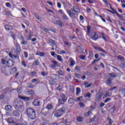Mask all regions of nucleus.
Listing matches in <instances>:
<instances>
[{
  "label": "nucleus",
  "mask_w": 125,
  "mask_h": 125,
  "mask_svg": "<svg viewBox=\"0 0 125 125\" xmlns=\"http://www.w3.org/2000/svg\"><path fill=\"white\" fill-rule=\"evenodd\" d=\"M66 110H67V107H66V105H64L62 108L56 110L54 112L55 117L60 118L64 113H65Z\"/></svg>",
  "instance_id": "1"
},
{
  "label": "nucleus",
  "mask_w": 125,
  "mask_h": 125,
  "mask_svg": "<svg viewBox=\"0 0 125 125\" xmlns=\"http://www.w3.org/2000/svg\"><path fill=\"white\" fill-rule=\"evenodd\" d=\"M26 114L31 120H35L36 119V111L32 108H28L26 110Z\"/></svg>",
  "instance_id": "2"
},
{
  "label": "nucleus",
  "mask_w": 125,
  "mask_h": 125,
  "mask_svg": "<svg viewBox=\"0 0 125 125\" xmlns=\"http://www.w3.org/2000/svg\"><path fill=\"white\" fill-rule=\"evenodd\" d=\"M13 105L15 107L16 109H17L20 106L23 105V103L19 100L16 99L13 102Z\"/></svg>",
  "instance_id": "3"
},
{
  "label": "nucleus",
  "mask_w": 125,
  "mask_h": 125,
  "mask_svg": "<svg viewBox=\"0 0 125 125\" xmlns=\"http://www.w3.org/2000/svg\"><path fill=\"white\" fill-rule=\"evenodd\" d=\"M52 22V23H54V24L58 25V26H59V27H63V26H64V23H63V21L60 20H53Z\"/></svg>",
  "instance_id": "4"
},
{
  "label": "nucleus",
  "mask_w": 125,
  "mask_h": 125,
  "mask_svg": "<svg viewBox=\"0 0 125 125\" xmlns=\"http://www.w3.org/2000/svg\"><path fill=\"white\" fill-rule=\"evenodd\" d=\"M16 46V53L18 55H20V53H21V47L18 43L15 44Z\"/></svg>",
  "instance_id": "5"
},
{
  "label": "nucleus",
  "mask_w": 125,
  "mask_h": 125,
  "mask_svg": "<svg viewBox=\"0 0 125 125\" xmlns=\"http://www.w3.org/2000/svg\"><path fill=\"white\" fill-rule=\"evenodd\" d=\"M75 12H76L73 9L67 10V13L69 15L70 17L71 18H73L75 16Z\"/></svg>",
  "instance_id": "6"
},
{
  "label": "nucleus",
  "mask_w": 125,
  "mask_h": 125,
  "mask_svg": "<svg viewBox=\"0 0 125 125\" xmlns=\"http://www.w3.org/2000/svg\"><path fill=\"white\" fill-rule=\"evenodd\" d=\"M102 96H103V93L100 91L98 92L96 95V99L98 101L99 100H101V98H102Z\"/></svg>",
  "instance_id": "7"
},
{
  "label": "nucleus",
  "mask_w": 125,
  "mask_h": 125,
  "mask_svg": "<svg viewBox=\"0 0 125 125\" xmlns=\"http://www.w3.org/2000/svg\"><path fill=\"white\" fill-rule=\"evenodd\" d=\"M91 38L92 40H93L94 41H96V40H97V38H98V35L96 34V32H93L91 34Z\"/></svg>",
  "instance_id": "8"
},
{
  "label": "nucleus",
  "mask_w": 125,
  "mask_h": 125,
  "mask_svg": "<svg viewBox=\"0 0 125 125\" xmlns=\"http://www.w3.org/2000/svg\"><path fill=\"white\" fill-rule=\"evenodd\" d=\"M33 105L34 106H41L42 103H41V101L39 99H35L33 101Z\"/></svg>",
  "instance_id": "9"
},
{
  "label": "nucleus",
  "mask_w": 125,
  "mask_h": 125,
  "mask_svg": "<svg viewBox=\"0 0 125 125\" xmlns=\"http://www.w3.org/2000/svg\"><path fill=\"white\" fill-rule=\"evenodd\" d=\"M6 63L8 67H13V65H14V62L12 60H8Z\"/></svg>",
  "instance_id": "10"
},
{
  "label": "nucleus",
  "mask_w": 125,
  "mask_h": 125,
  "mask_svg": "<svg viewBox=\"0 0 125 125\" xmlns=\"http://www.w3.org/2000/svg\"><path fill=\"white\" fill-rule=\"evenodd\" d=\"M107 79L105 81V83L107 84V85H110V84H112V80H113V78L111 77L107 76Z\"/></svg>",
  "instance_id": "11"
},
{
  "label": "nucleus",
  "mask_w": 125,
  "mask_h": 125,
  "mask_svg": "<svg viewBox=\"0 0 125 125\" xmlns=\"http://www.w3.org/2000/svg\"><path fill=\"white\" fill-rule=\"evenodd\" d=\"M52 64L50 65V68H56V66H57V64H58V62L55 61H52Z\"/></svg>",
  "instance_id": "12"
},
{
  "label": "nucleus",
  "mask_w": 125,
  "mask_h": 125,
  "mask_svg": "<svg viewBox=\"0 0 125 125\" xmlns=\"http://www.w3.org/2000/svg\"><path fill=\"white\" fill-rule=\"evenodd\" d=\"M5 109L6 111H8V112H11L13 110L12 106L10 105H6L5 106Z\"/></svg>",
  "instance_id": "13"
},
{
  "label": "nucleus",
  "mask_w": 125,
  "mask_h": 125,
  "mask_svg": "<svg viewBox=\"0 0 125 125\" xmlns=\"http://www.w3.org/2000/svg\"><path fill=\"white\" fill-rule=\"evenodd\" d=\"M6 122L8 123V124H14V118L10 117L6 119Z\"/></svg>",
  "instance_id": "14"
},
{
  "label": "nucleus",
  "mask_w": 125,
  "mask_h": 125,
  "mask_svg": "<svg viewBox=\"0 0 125 125\" xmlns=\"http://www.w3.org/2000/svg\"><path fill=\"white\" fill-rule=\"evenodd\" d=\"M25 92L26 94H27V95H33L35 94V92L33 90H31L29 91L27 90L25 91Z\"/></svg>",
  "instance_id": "15"
},
{
  "label": "nucleus",
  "mask_w": 125,
  "mask_h": 125,
  "mask_svg": "<svg viewBox=\"0 0 125 125\" xmlns=\"http://www.w3.org/2000/svg\"><path fill=\"white\" fill-rule=\"evenodd\" d=\"M16 109V110H18V111H19V112H23V111H24V109H25L24 107V104H22V105L19 106Z\"/></svg>",
  "instance_id": "16"
},
{
  "label": "nucleus",
  "mask_w": 125,
  "mask_h": 125,
  "mask_svg": "<svg viewBox=\"0 0 125 125\" xmlns=\"http://www.w3.org/2000/svg\"><path fill=\"white\" fill-rule=\"evenodd\" d=\"M117 16H118L122 21H125V14H123L121 16H120L119 14H117Z\"/></svg>",
  "instance_id": "17"
},
{
  "label": "nucleus",
  "mask_w": 125,
  "mask_h": 125,
  "mask_svg": "<svg viewBox=\"0 0 125 125\" xmlns=\"http://www.w3.org/2000/svg\"><path fill=\"white\" fill-rule=\"evenodd\" d=\"M19 98H20V99H21L22 100H24V101H29V100H30V98L28 97H22L20 96Z\"/></svg>",
  "instance_id": "18"
},
{
  "label": "nucleus",
  "mask_w": 125,
  "mask_h": 125,
  "mask_svg": "<svg viewBox=\"0 0 125 125\" xmlns=\"http://www.w3.org/2000/svg\"><path fill=\"white\" fill-rule=\"evenodd\" d=\"M13 115L15 116V117H20V113L17 110H14L13 111Z\"/></svg>",
  "instance_id": "19"
},
{
  "label": "nucleus",
  "mask_w": 125,
  "mask_h": 125,
  "mask_svg": "<svg viewBox=\"0 0 125 125\" xmlns=\"http://www.w3.org/2000/svg\"><path fill=\"white\" fill-rule=\"evenodd\" d=\"M66 99H58V103L59 104H64L65 102H66Z\"/></svg>",
  "instance_id": "20"
},
{
  "label": "nucleus",
  "mask_w": 125,
  "mask_h": 125,
  "mask_svg": "<svg viewBox=\"0 0 125 125\" xmlns=\"http://www.w3.org/2000/svg\"><path fill=\"white\" fill-rule=\"evenodd\" d=\"M101 36L102 37V39L105 41V42H107V38H108V36L104 34V33H101Z\"/></svg>",
  "instance_id": "21"
},
{
  "label": "nucleus",
  "mask_w": 125,
  "mask_h": 125,
  "mask_svg": "<svg viewBox=\"0 0 125 125\" xmlns=\"http://www.w3.org/2000/svg\"><path fill=\"white\" fill-rule=\"evenodd\" d=\"M5 29L7 30V31H10V30H12V26L10 25H6L5 26Z\"/></svg>",
  "instance_id": "22"
},
{
  "label": "nucleus",
  "mask_w": 125,
  "mask_h": 125,
  "mask_svg": "<svg viewBox=\"0 0 125 125\" xmlns=\"http://www.w3.org/2000/svg\"><path fill=\"white\" fill-rule=\"evenodd\" d=\"M93 52L92 51H90L89 52V56L88 57V58L90 59V60H91L92 59V58L93 57Z\"/></svg>",
  "instance_id": "23"
},
{
  "label": "nucleus",
  "mask_w": 125,
  "mask_h": 125,
  "mask_svg": "<svg viewBox=\"0 0 125 125\" xmlns=\"http://www.w3.org/2000/svg\"><path fill=\"white\" fill-rule=\"evenodd\" d=\"M120 94H122L124 97H125V88L121 89L119 90Z\"/></svg>",
  "instance_id": "24"
},
{
  "label": "nucleus",
  "mask_w": 125,
  "mask_h": 125,
  "mask_svg": "<svg viewBox=\"0 0 125 125\" xmlns=\"http://www.w3.org/2000/svg\"><path fill=\"white\" fill-rule=\"evenodd\" d=\"M108 77H111V78L113 79V78H117L118 75H117L115 73H110Z\"/></svg>",
  "instance_id": "25"
},
{
  "label": "nucleus",
  "mask_w": 125,
  "mask_h": 125,
  "mask_svg": "<svg viewBox=\"0 0 125 125\" xmlns=\"http://www.w3.org/2000/svg\"><path fill=\"white\" fill-rule=\"evenodd\" d=\"M72 10L75 11L76 13L80 12V9L77 6H74Z\"/></svg>",
  "instance_id": "26"
},
{
  "label": "nucleus",
  "mask_w": 125,
  "mask_h": 125,
  "mask_svg": "<svg viewBox=\"0 0 125 125\" xmlns=\"http://www.w3.org/2000/svg\"><path fill=\"white\" fill-rule=\"evenodd\" d=\"M96 49H97V50H98V51H101V52H104V53H106V51H105V50L100 47H96Z\"/></svg>",
  "instance_id": "27"
},
{
  "label": "nucleus",
  "mask_w": 125,
  "mask_h": 125,
  "mask_svg": "<svg viewBox=\"0 0 125 125\" xmlns=\"http://www.w3.org/2000/svg\"><path fill=\"white\" fill-rule=\"evenodd\" d=\"M33 65L34 66H39V65H40V61H39V60L35 61L33 63Z\"/></svg>",
  "instance_id": "28"
},
{
  "label": "nucleus",
  "mask_w": 125,
  "mask_h": 125,
  "mask_svg": "<svg viewBox=\"0 0 125 125\" xmlns=\"http://www.w3.org/2000/svg\"><path fill=\"white\" fill-rule=\"evenodd\" d=\"M112 10H113V11H112L110 10L107 9V11H109V12H110V13H112V14H116L117 15H118V12H117L116 11H115V10H114L113 9H112Z\"/></svg>",
  "instance_id": "29"
},
{
  "label": "nucleus",
  "mask_w": 125,
  "mask_h": 125,
  "mask_svg": "<svg viewBox=\"0 0 125 125\" xmlns=\"http://www.w3.org/2000/svg\"><path fill=\"white\" fill-rule=\"evenodd\" d=\"M48 110H51L53 108V106H52V104H48L46 107Z\"/></svg>",
  "instance_id": "30"
},
{
  "label": "nucleus",
  "mask_w": 125,
  "mask_h": 125,
  "mask_svg": "<svg viewBox=\"0 0 125 125\" xmlns=\"http://www.w3.org/2000/svg\"><path fill=\"white\" fill-rule=\"evenodd\" d=\"M77 121L79 123H81V122H83V117H78L77 118Z\"/></svg>",
  "instance_id": "31"
},
{
  "label": "nucleus",
  "mask_w": 125,
  "mask_h": 125,
  "mask_svg": "<svg viewBox=\"0 0 125 125\" xmlns=\"http://www.w3.org/2000/svg\"><path fill=\"white\" fill-rule=\"evenodd\" d=\"M48 42H47V43H53V44H55V41L53 40L52 39H48Z\"/></svg>",
  "instance_id": "32"
},
{
  "label": "nucleus",
  "mask_w": 125,
  "mask_h": 125,
  "mask_svg": "<svg viewBox=\"0 0 125 125\" xmlns=\"http://www.w3.org/2000/svg\"><path fill=\"white\" fill-rule=\"evenodd\" d=\"M74 102H75V100H74V99L70 98L68 100V103L69 104H73V103H74Z\"/></svg>",
  "instance_id": "33"
},
{
  "label": "nucleus",
  "mask_w": 125,
  "mask_h": 125,
  "mask_svg": "<svg viewBox=\"0 0 125 125\" xmlns=\"http://www.w3.org/2000/svg\"><path fill=\"white\" fill-rule=\"evenodd\" d=\"M77 51H78V53H81L83 51V49H82V47L81 46H79L77 48Z\"/></svg>",
  "instance_id": "34"
},
{
  "label": "nucleus",
  "mask_w": 125,
  "mask_h": 125,
  "mask_svg": "<svg viewBox=\"0 0 125 125\" xmlns=\"http://www.w3.org/2000/svg\"><path fill=\"white\" fill-rule=\"evenodd\" d=\"M60 97H61L62 99H66V101H67V98L66 97L65 94L63 93L61 94Z\"/></svg>",
  "instance_id": "35"
},
{
  "label": "nucleus",
  "mask_w": 125,
  "mask_h": 125,
  "mask_svg": "<svg viewBox=\"0 0 125 125\" xmlns=\"http://www.w3.org/2000/svg\"><path fill=\"white\" fill-rule=\"evenodd\" d=\"M62 18L64 20H66V21L69 20V18H68L67 15H66V14H63V15H62Z\"/></svg>",
  "instance_id": "36"
},
{
  "label": "nucleus",
  "mask_w": 125,
  "mask_h": 125,
  "mask_svg": "<svg viewBox=\"0 0 125 125\" xmlns=\"http://www.w3.org/2000/svg\"><path fill=\"white\" fill-rule=\"evenodd\" d=\"M109 96H111V94L107 92L105 93V94L104 95L103 98H106L107 97H109Z\"/></svg>",
  "instance_id": "37"
},
{
  "label": "nucleus",
  "mask_w": 125,
  "mask_h": 125,
  "mask_svg": "<svg viewBox=\"0 0 125 125\" xmlns=\"http://www.w3.org/2000/svg\"><path fill=\"white\" fill-rule=\"evenodd\" d=\"M21 43V44H22L23 45H25L26 44H28V42L23 40H22Z\"/></svg>",
  "instance_id": "38"
},
{
  "label": "nucleus",
  "mask_w": 125,
  "mask_h": 125,
  "mask_svg": "<svg viewBox=\"0 0 125 125\" xmlns=\"http://www.w3.org/2000/svg\"><path fill=\"white\" fill-rule=\"evenodd\" d=\"M18 38L19 40H20V41H23L24 40V37H23V36L19 34L18 36Z\"/></svg>",
  "instance_id": "39"
},
{
  "label": "nucleus",
  "mask_w": 125,
  "mask_h": 125,
  "mask_svg": "<svg viewBox=\"0 0 125 125\" xmlns=\"http://www.w3.org/2000/svg\"><path fill=\"white\" fill-rule=\"evenodd\" d=\"M92 96V95L90 93H87L85 95V97H88V98H90Z\"/></svg>",
  "instance_id": "40"
},
{
  "label": "nucleus",
  "mask_w": 125,
  "mask_h": 125,
  "mask_svg": "<svg viewBox=\"0 0 125 125\" xmlns=\"http://www.w3.org/2000/svg\"><path fill=\"white\" fill-rule=\"evenodd\" d=\"M35 18H36V19H38V20H39V21H41V20H42V19H41V18H40V17L39 16V15L35 14Z\"/></svg>",
  "instance_id": "41"
},
{
  "label": "nucleus",
  "mask_w": 125,
  "mask_h": 125,
  "mask_svg": "<svg viewBox=\"0 0 125 125\" xmlns=\"http://www.w3.org/2000/svg\"><path fill=\"white\" fill-rule=\"evenodd\" d=\"M78 101H83V97L80 96L77 98Z\"/></svg>",
  "instance_id": "42"
},
{
  "label": "nucleus",
  "mask_w": 125,
  "mask_h": 125,
  "mask_svg": "<svg viewBox=\"0 0 125 125\" xmlns=\"http://www.w3.org/2000/svg\"><path fill=\"white\" fill-rule=\"evenodd\" d=\"M80 92H81V88L77 87L76 88V95H78Z\"/></svg>",
  "instance_id": "43"
},
{
  "label": "nucleus",
  "mask_w": 125,
  "mask_h": 125,
  "mask_svg": "<svg viewBox=\"0 0 125 125\" xmlns=\"http://www.w3.org/2000/svg\"><path fill=\"white\" fill-rule=\"evenodd\" d=\"M49 83H50V84H52V85L56 84V82H55V81L53 80H50Z\"/></svg>",
  "instance_id": "44"
},
{
  "label": "nucleus",
  "mask_w": 125,
  "mask_h": 125,
  "mask_svg": "<svg viewBox=\"0 0 125 125\" xmlns=\"http://www.w3.org/2000/svg\"><path fill=\"white\" fill-rule=\"evenodd\" d=\"M75 64H76L75 61L74 60H71L70 61V66H71L72 67H73V66H74V65H75Z\"/></svg>",
  "instance_id": "45"
},
{
  "label": "nucleus",
  "mask_w": 125,
  "mask_h": 125,
  "mask_svg": "<svg viewBox=\"0 0 125 125\" xmlns=\"http://www.w3.org/2000/svg\"><path fill=\"white\" fill-rule=\"evenodd\" d=\"M21 65H22V66H23V67H27V64H26L25 61H22Z\"/></svg>",
  "instance_id": "46"
},
{
  "label": "nucleus",
  "mask_w": 125,
  "mask_h": 125,
  "mask_svg": "<svg viewBox=\"0 0 125 125\" xmlns=\"http://www.w3.org/2000/svg\"><path fill=\"white\" fill-rule=\"evenodd\" d=\"M57 58H58V60H59V61H60L61 62H62V57L60 55H58L57 56Z\"/></svg>",
  "instance_id": "47"
},
{
  "label": "nucleus",
  "mask_w": 125,
  "mask_h": 125,
  "mask_svg": "<svg viewBox=\"0 0 125 125\" xmlns=\"http://www.w3.org/2000/svg\"><path fill=\"white\" fill-rule=\"evenodd\" d=\"M58 74L60 76H64V73L63 72V71H62V70H59L58 71Z\"/></svg>",
  "instance_id": "48"
},
{
  "label": "nucleus",
  "mask_w": 125,
  "mask_h": 125,
  "mask_svg": "<svg viewBox=\"0 0 125 125\" xmlns=\"http://www.w3.org/2000/svg\"><path fill=\"white\" fill-rule=\"evenodd\" d=\"M75 70H76L78 72H80L81 71V67L80 66H76Z\"/></svg>",
  "instance_id": "49"
},
{
  "label": "nucleus",
  "mask_w": 125,
  "mask_h": 125,
  "mask_svg": "<svg viewBox=\"0 0 125 125\" xmlns=\"http://www.w3.org/2000/svg\"><path fill=\"white\" fill-rule=\"evenodd\" d=\"M110 100H111V98H107L104 101V103H107V102H109V101H110Z\"/></svg>",
  "instance_id": "50"
},
{
  "label": "nucleus",
  "mask_w": 125,
  "mask_h": 125,
  "mask_svg": "<svg viewBox=\"0 0 125 125\" xmlns=\"http://www.w3.org/2000/svg\"><path fill=\"white\" fill-rule=\"evenodd\" d=\"M34 85H33L32 83H28V87H30V88H33V87H34Z\"/></svg>",
  "instance_id": "51"
},
{
  "label": "nucleus",
  "mask_w": 125,
  "mask_h": 125,
  "mask_svg": "<svg viewBox=\"0 0 125 125\" xmlns=\"http://www.w3.org/2000/svg\"><path fill=\"white\" fill-rule=\"evenodd\" d=\"M65 53H66V52L64 50H61L58 52L59 54H65Z\"/></svg>",
  "instance_id": "52"
},
{
  "label": "nucleus",
  "mask_w": 125,
  "mask_h": 125,
  "mask_svg": "<svg viewBox=\"0 0 125 125\" xmlns=\"http://www.w3.org/2000/svg\"><path fill=\"white\" fill-rule=\"evenodd\" d=\"M87 35H89V34H90V26L87 27Z\"/></svg>",
  "instance_id": "53"
},
{
  "label": "nucleus",
  "mask_w": 125,
  "mask_h": 125,
  "mask_svg": "<svg viewBox=\"0 0 125 125\" xmlns=\"http://www.w3.org/2000/svg\"><path fill=\"white\" fill-rule=\"evenodd\" d=\"M79 58H80V59H82V60H84V58H85V56L81 55L79 57Z\"/></svg>",
  "instance_id": "54"
},
{
  "label": "nucleus",
  "mask_w": 125,
  "mask_h": 125,
  "mask_svg": "<svg viewBox=\"0 0 125 125\" xmlns=\"http://www.w3.org/2000/svg\"><path fill=\"white\" fill-rule=\"evenodd\" d=\"M92 112L91 110H89L87 112H86L85 115V116H88L89 115H90L91 114Z\"/></svg>",
  "instance_id": "55"
},
{
  "label": "nucleus",
  "mask_w": 125,
  "mask_h": 125,
  "mask_svg": "<svg viewBox=\"0 0 125 125\" xmlns=\"http://www.w3.org/2000/svg\"><path fill=\"white\" fill-rule=\"evenodd\" d=\"M75 78H79V79L80 78H81V75L79 74L75 73Z\"/></svg>",
  "instance_id": "56"
},
{
  "label": "nucleus",
  "mask_w": 125,
  "mask_h": 125,
  "mask_svg": "<svg viewBox=\"0 0 125 125\" xmlns=\"http://www.w3.org/2000/svg\"><path fill=\"white\" fill-rule=\"evenodd\" d=\"M91 85H92V83H90L88 84V85L85 86V88H88V87H90V86H91Z\"/></svg>",
  "instance_id": "57"
},
{
  "label": "nucleus",
  "mask_w": 125,
  "mask_h": 125,
  "mask_svg": "<svg viewBox=\"0 0 125 125\" xmlns=\"http://www.w3.org/2000/svg\"><path fill=\"white\" fill-rule=\"evenodd\" d=\"M1 63L4 65V64H5V62H6V61H5V60H4V59H2L1 60Z\"/></svg>",
  "instance_id": "58"
},
{
  "label": "nucleus",
  "mask_w": 125,
  "mask_h": 125,
  "mask_svg": "<svg viewBox=\"0 0 125 125\" xmlns=\"http://www.w3.org/2000/svg\"><path fill=\"white\" fill-rule=\"evenodd\" d=\"M57 90H59V91H61V90L62 89V86H59L57 88Z\"/></svg>",
  "instance_id": "59"
},
{
  "label": "nucleus",
  "mask_w": 125,
  "mask_h": 125,
  "mask_svg": "<svg viewBox=\"0 0 125 125\" xmlns=\"http://www.w3.org/2000/svg\"><path fill=\"white\" fill-rule=\"evenodd\" d=\"M104 106H105V104L103 103H101L100 104V107L101 108H102V107H104Z\"/></svg>",
  "instance_id": "60"
},
{
  "label": "nucleus",
  "mask_w": 125,
  "mask_h": 125,
  "mask_svg": "<svg viewBox=\"0 0 125 125\" xmlns=\"http://www.w3.org/2000/svg\"><path fill=\"white\" fill-rule=\"evenodd\" d=\"M116 88H117L116 86L111 87V89H109V90H110V91H111L112 90H115V89H116Z\"/></svg>",
  "instance_id": "61"
},
{
  "label": "nucleus",
  "mask_w": 125,
  "mask_h": 125,
  "mask_svg": "<svg viewBox=\"0 0 125 125\" xmlns=\"http://www.w3.org/2000/svg\"><path fill=\"white\" fill-rule=\"evenodd\" d=\"M79 104L81 106V107H84V104L82 102L79 103Z\"/></svg>",
  "instance_id": "62"
},
{
  "label": "nucleus",
  "mask_w": 125,
  "mask_h": 125,
  "mask_svg": "<svg viewBox=\"0 0 125 125\" xmlns=\"http://www.w3.org/2000/svg\"><path fill=\"white\" fill-rule=\"evenodd\" d=\"M24 55L25 56V58H27L28 57V53L26 52H24Z\"/></svg>",
  "instance_id": "63"
},
{
  "label": "nucleus",
  "mask_w": 125,
  "mask_h": 125,
  "mask_svg": "<svg viewBox=\"0 0 125 125\" xmlns=\"http://www.w3.org/2000/svg\"><path fill=\"white\" fill-rule=\"evenodd\" d=\"M12 71H13L14 72H15V73H16V72L17 71V68L16 67H14V68H12Z\"/></svg>",
  "instance_id": "64"
}]
</instances>
